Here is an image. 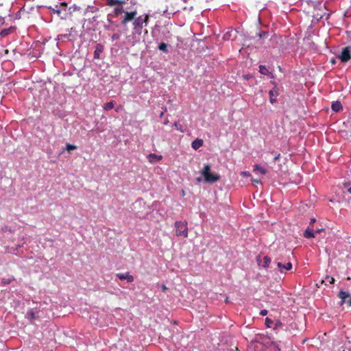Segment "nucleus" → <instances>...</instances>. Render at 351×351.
I'll return each mask as SVG.
<instances>
[{
	"mask_svg": "<svg viewBox=\"0 0 351 351\" xmlns=\"http://www.w3.org/2000/svg\"><path fill=\"white\" fill-rule=\"evenodd\" d=\"M210 165H204V167L200 171L201 175L204 177V181L208 183H214L220 179V176L216 173H212L210 172Z\"/></svg>",
	"mask_w": 351,
	"mask_h": 351,
	"instance_id": "obj_1",
	"label": "nucleus"
},
{
	"mask_svg": "<svg viewBox=\"0 0 351 351\" xmlns=\"http://www.w3.org/2000/svg\"><path fill=\"white\" fill-rule=\"evenodd\" d=\"M149 18V16L148 14H145L144 16H140L134 19L133 26L135 32L138 34H141L143 25H145L146 26L147 25Z\"/></svg>",
	"mask_w": 351,
	"mask_h": 351,
	"instance_id": "obj_2",
	"label": "nucleus"
},
{
	"mask_svg": "<svg viewBox=\"0 0 351 351\" xmlns=\"http://www.w3.org/2000/svg\"><path fill=\"white\" fill-rule=\"evenodd\" d=\"M71 8H67L66 3L63 2L61 3L60 5H56V9H53V11L57 13V14L60 17V19H66L71 14Z\"/></svg>",
	"mask_w": 351,
	"mask_h": 351,
	"instance_id": "obj_3",
	"label": "nucleus"
},
{
	"mask_svg": "<svg viewBox=\"0 0 351 351\" xmlns=\"http://www.w3.org/2000/svg\"><path fill=\"white\" fill-rule=\"evenodd\" d=\"M176 234L184 238L188 237V226L186 221H178L175 223Z\"/></svg>",
	"mask_w": 351,
	"mask_h": 351,
	"instance_id": "obj_4",
	"label": "nucleus"
},
{
	"mask_svg": "<svg viewBox=\"0 0 351 351\" xmlns=\"http://www.w3.org/2000/svg\"><path fill=\"white\" fill-rule=\"evenodd\" d=\"M339 298H340V302L339 304L342 306L343 304H348L349 306H351V299L348 301L346 300L347 298L350 297V294L348 292L344 291H340L338 295Z\"/></svg>",
	"mask_w": 351,
	"mask_h": 351,
	"instance_id": "obj_5",
	"label": "nucleus"
},
{
	"mask_svg": "<svg viewBox=\"0 0 351 351\" xmlns=\"http://www.w3.org/2000/svg\"><path fill=\"white\" fill-rule=\"evenodd\" d=\"M339 58L341 62H346L351 58L350 50L349 47H346L343 49L341 54L339 55Z\"/></svg>",
	"mask_w": 351,
	"mask_h": 351,
	"instance_id": "obj_6",
	"label": "nucleus"
},
{
	"mask_svg": "<svg viewBox=\"0 0 351 351\" xmlns=\"http://www.w3.org/2000/svg\"><path fill=\"white\" fill-rule=\"evenodd\" d=\"M125 16L121 21V23L123 25H125L128 22L131 21L132 20H134L135 16L137 14L136 11H132V12H124Z\"/></svg>",
	"mask_w": 351,
	"mask_h": 351,
	"instance_id": "obj_7",
	"label": "nucleus"
},
{
	"mask_svg": "<svg viewBox=\"0 0 351 351\" xmlns=\"http://www.w3.org/2000/svg\"><path fill=\"white\" fill-rule=\"evenodd\" d=\"M116 276L121 280H127L128 282H132L134 280V276L129 272L118 273Z\"/></svg>",
	"mask_w": 351,
	"mask_h": 351,
	"instance_id": "obj_8",
	"label": "nucleus"
},
{
	"mask_svg": "<svg viewBox=\"0 0 351 351\" xmlns=\"http://www.w3.org/2000/svg\"><path fill=\"white\" fill-rule=\"evenodd\" d=\"M16 27L15 26H10L8 28H5L0 32V38H5L10 34H14L16 32Z\"/></svg>",
	"mask_w": 351,
	"mask_h": 351,
	"instance_id": "obj_9",
	"label": "nucleus"
},
{
	"mask_svg": "<svg viewBox=\"0 0 351 351\" xmlns=\"http://www.w3.org/2000/svg\"><path fill=\"white\" fill-rule=\"evenodd\" d=\"M269 101L271 104H274L276 102V97L279 95L278 88L276 86H274L271 90L269 92Z\"/></svg>",
	"mask_w": 351,
	"mask_h": 351,
	"instance_id": "obj_10",
	"label": "nucleus"
},
{
	"mask_svg": "<svg viewBox=\"0 0 351 351\" xmlns=\"http://www.w3.org/2000/svg\"><path fill=\"white\" fill-rule=\"evenodd\" d=\"M277 266L279 269V271L281 273L284 272V271H285V270L286 271L290 270L292 268V264L290 262L287 263L286 264H282V263L278 262L277 263Z\"/></svg>",
	"mask_w": 351,
	"mask_h": 351,
	"instance_id": "obj_11",
	"label": "nucleus"
},
{
	"mask_svg": "<svg viewBox=\"0 0 351 351\" xmlns=\"http://www.w3.org/2000/svg\"><path fill=\"white\" fill-rule=\"evenodd\" d=\"M162 158V156L161 155H157L156 154H149L147 156V159H148L149 162H150L151 163H154V162H158V161L161 160Z\"/></svg>",
	"mask_w": 351,
	"mask_h": 351,
	"instance_id": "obj_12",
	"label": "nucleus"
},
{
	"mask_svg": "<svg viewBox=\"0 0 351 351\" xmlns=\"http://www.w3.org/2000/svg\"><path fill=\"white\" fill-rule=\"evenodd\" d=\"M104 51V46L101 44H97L96 45V49L94 51V58L95 59H99L100 58V54Z\"/></svg>",
	"mask_w": 351,
	"mask_h": 351,
	"instance_id": "obj_13",
	"label": "nucleus"
},
{
	"mask_svg": "<svg viewBox=\"0 0 351 351\" xmlns=\"http://www.w3.org/2000/svg\"><path fill=\"white\" fill-rule=\"evenodd\" d=\"M128 0H107V4L110 6L115 5H122L125 4Z\"/></svg>",
	"mask_w": 351,
	"mask_h": 351,
	"instance_id": "obj_14",
	"label": "nucleus"
},
{
	"mask_svg": "<svg viewBox=\"0 0 351 351\" xmlns=\"http://www.w3.org/2000/svg\"><path fill=\"white\" fill-rule=\"evenodd\" d=\"M203 143L204 142L202 139L197 138L192 142L191 147L195 150H197L203 145Z\"/></svg>",
	"mask_w": 351,
	"mask_h": 351,
	"instance_id": "obj_15",
	"label": "nucleus"
},
{
	"mask_svg": "<svg viewBox=\"0 0 351 351\" xmlns=\"http://www.w3.org/2000/svg\"><path fill=\"white\" fill-rule=\"evenodd\" d=\"M304 237L306 239L315 237L314 229L312 227H308L304 233Z\"/></svg>",
	"mask_w": 351,
	"mask_h": 351,
	"instance_id": "obj_16",
	"label": "nucleus"
},
{
	"mask_svg": "<svg viewBox=\"0 0 351 351\" xmlns=\"http://www.w3.org/2000/svg\"><path fill=\"white\" fill-rule=\"evenodd\" d=\"M331 108L334 112H337L343 109V106L340 101H337L332 102Z\"/></svg>",
	"mask_w": 351,
	"mask_h": 351,
	"instance_id": "obj_17",
	"label": "nucleus"
},
{
	"mask_svg": "<svg viewBox=\"0 0 351 351\" xmlns=\"http://www.w3.org/2000/svg\"><path fill=\"white\" fill-rule=\"evenodd\" d=\"M253 171L255 173H258H258H261L262 175H265L267 173L266 169L263 168L262 167H261L259 165H254Z\"/></svg>",
	"mask_w": 351,
	"mask_h": 351,
	"instance_id": "obj_18",
	"label": "nucleus"
},
{
	"mask_svg": "<svg viewBox=\"0 0 351 351\" xmlns=\"http://www.w3.org/2000/svg\"><path fill=\"white\" fill-rule=\"evenodd\" d=\"M26 318L30 320L31 322L36 318V313L33 309H30L27 312Z\"/></svg>",
	"mask_w": 351,
	"mask_h": 351,
	"instance_id": "obj_19",
	"label": "nucleus"
},
{
	"mask_svg": "<svg viewBox=\"0 0 351 351\" xmlns=\"http://www.w3.org/2000/svg\"><path fill=\"white\" fill-rule=\"evenodd\" d=\"M114 107V101H110L104 104V109L105 110H110L112 109Z\"/></svg>",
	"mask_w": 351,
	"mask_h": 351,
	"instance_id": "obj_20",
	"label": "nucleus"
},
{
	"mask_svg": "<svg viewBox=\"0 0 351 351\" xmlns=\"http://www.w3.org/2000/svg\"><path fill=\"white\" fill-rule=\"evenodd\" d=\"M259 72L265 75H267L269 73L268 69L265 65L259 66Z\"/></svg>",
	"mask_w": 351,
	"mask_h": 351,
	"instance_id": "obj_21",
	"label": "nucleus"
},
{
	"mask_svg": "<svg viewBox=\"0 0 351 351\" xmlns=\"http://www.w3.org/2000/svg\"><path fill=\"white\" fill-rule=\"evenodd\" d=\"M334 282H335L334 278L330 277L329 276H326L325 279L322 280V283H325L326 285H327L328 283L333 284Z\"/></svg>",
	"mask_w": 351,
	"mask_h": 351,
	"instance_id": "obj_22",
	"label": "nucleus"
},
{
	"mask_svg": "<svg viewBox=\"0 0 351 351\" xmlns=\"http://www.w3.org/2000/svg\"><path fill=\"white\" fill-rule=\"evenodd\" d=\"M270 263H271V258L269 256H265L263 257V267L267 268L269 267Z\"/></svg>",
	"mask_w": 351,
	"mask_h": 351,
	"instance_id": "obj_23",
	"label": "nucleus"
},
{
	"mask_svg": "<svg viewBox=\"0 0 351 351\" xmlns=\"http://www.w3.org/2000/svg\"><path fill=\"white\" fill-rule=\"evenodd\" d=\"M158 49L160 50V51H164L165 53H167L168 51H167V45L165 43H161L159 45H158Z\"/></svg>",
	"mask_w": 351,
	"mask_h": 351,
	"instance_id": "obj_24",
	"label": "nucleus"
},
{
	"mask_svg": "<svg viewBox=\"0 0 351 351\" xmlns=\"http://www.w3.org/2000/svg\"><path fill=\"white\" fill-rule=\"evenodd\" d=\"M265 325L268 328H272V327H274V321L271 320L270 318L267 317L265 319Z\"/></svg>",
	"mask_w": 351,
	"mask_h": 351,
	"instance_id": "obj_25",
	"label": "nucleus"
},
{
	"mask_svg": "<svg viewBox=\"0 0 351 351\" xmlns=\"http://www.w3.org/2000/svg\"><path fill=\"white\" fill-rule=\"evenodd\" d=\"M257 36H258L260 38H267V36H269V32H267V31H263V32H261L257 33Z\"/></svg>",
	"mask_w": 351,
	"mask_h": 351,
	"instance_id": "obj_26",
	"label": "nucleus"
},
{
	"mask_svg": "<svg viewBox=\"0 0 351 351\" xmlns=\"http://www.w3.org/2000/svg\"><path fill=\"white\" fill-rule=\"evenodd\" d=\"M77 149V146L74 145H71V144H67L66 145V149L70 152L71 150H74V149Z\"/></svg>",
	"mask_w": 351,
	"mask_h": 351,
	"instance_id": "obj_27",
	"label": "nucleus"
},
{
	"mask_svg": "<svg viewBox=\"0 0 351 351\" xmlns=\"http://www.w3.org/2000/svg\"><path fill=\"white\" fill-rule=\"evenodd\" d=\"M125 11L123 10L122 7L117 8L114 9V12H115L116 15H119V14H121V13H123Z\"/></svg>",
	"mask_w": 351,
	"mask_h": 351,
	"instance_id": "obj_28",
	"label": "nucleus"
},
{
	"mask_svg": "<svg viewBox=\"0 0 351 351\" xmlns=\"http://www.w3.org/2000/svg\"><path fill=\"white\" fill-rule=\"evenodd\" d=\"M282 323L279 320H276L275 322H274V328L276 329L278 327L281 326Z\"/></svg>",
	"mask_w": 351,
	"mask_h": 351,
	"instance_id": "obj_29",
	"label": "nucleus"
},
{
	"mask_svg": "<svg viewBox=\"0 0 351 351\" xmlns=\"http://www.w3.org/2000/svg\"><path fill=\"white\" fill-rule=\"evenodd\" d=\"M13 280H14V278H13L12 279H8V280H6V279H4V278H3V279L2 280V282H3V283L4 285H8V284H10V283L12 281H13Z\"/></svg>",
	"mask_w": 351,
	"mask_h": 351,
	"instance_id": "obj_30",
	"label": "nucleus"
},
{
	"mask_svg": "<svg viewBox=\"0 0 351 351\" xmlns=\"http://www.w3.org/2000/svg\"><path fill=\"white\" fill-rule=\"evenodd\" d=\"M267 314V311L265 310V309H263L262 310L261 312H260V315H262V316H265Z\"/></svg>",
	"mask_w": 351,
	"mask_h": 351,
	"instance_id": "obj_31",
	"label": "nucleus"
},
{
	"mask_svg": "<svg viewBox=\"0 0 351 351\" xmlns=\"http://www.w3.org/2000/svg\"><path fill=\"white\" fill-rule=\"evenodd\" d=\"M119 34H114L112 36V40H117V39H118V38H119Z\"/></svg>",
	"mask_w": 351,
	"mask_h": 351,
	"instance_id": "obj_32",
	"label": "nucleus"
},
{
	"mask_svg": "<svg viewBox=\"0 0 351 351\" xmlns=\"http://www.w3.org/2000/svg\"><path fill=\"white\" fill-rule=\"evenodd\" d=\"M252 182L253 183H256V184H259V183H261L260 180H257V179H252Z\"/></svg>",
	"mask_w": 351,
	"mask_h": 351,
	"instance_id": "obj_33",
	"label": "nucleus"
},
{
	"mask_svg": "<svg viewBox=\"0 0 351 351\" xmlns=\"http://www.w3.org/2000/svg\"><path fill=\"white\" fill-rule=\"evenodd\" d=\"M242 174L245 176H250V173L247 171H245V172H242Z\"/></svg>",
	"mask_w": 351,
	"mask_h": 351,
	"instance_id": "obj_34",
	"label": "nucleus"
},
{
	"mask_svg": "<svg viewBox=\"0 0 351 351\" xmlns=\"http://www.w3.org/2000/svg\"><path fill=\"white\" fill-rule=\"evenodd\" d=\"M229 34L228 33H226L224 36H223V38L224 39H229Z\"/></svg>",
	"mask_w": 351,
	"mask_h": 351,
	"instance_id": "obj_35",
	"label": "nucleus"
},
{
	"mask_svg": "<svg viewBox=\"0 0 351 351\" xmlns=\"http://www.w3.org/2000/svg\"><path fill=\"white\" fill-rule=\"evenodd\" d=\"M322 230V229H317V230H314V232L317 233V234H319L321 232V231Z\"/></svg>",
	"mask_w": 351,
	"mask_h": 351,
	"instance_id": "obj_36",
	"label": "nucleus"
},
{
	"mask_svg": "<svg viewBox=\"0 0 351 351\" xmlns=\"http://www.w3.org/2000/svg\"><path fill=\"white\" fill-rule=\"evenodd\" d=\"M315 222V219L313 218L311 219V223H310V227L312 226V224Z\"/></svg>",
	"mask_w": 351,
	"mask_h": 351,
	"instance_id": "obj_37",
	"label": "nucleus"
},
{
	"mask_svg": "<svg viewBox=\"0 0 351 351\" xmlns=\"http://www.w3.org/2000/svg\"><path fill=\"white\" fill-rule=\"evenodd\" d=\"M280 158V154H278L276 156L274 157V160H278Z\"/></svg>",
	"mask_w": 351,
	"mask_h": 351,
	"instance_id": "obj_38",
	"label": "nucleus"
},
{
	"mask_svg": "<svg viewBox=\"0 0 351 351\" xmlns=\"http://www.w3.org/2000/svg\"><path fill=\"white\" fill-rule=\"evenodd\" d=\"M167 287L165 285H162V291H165V290H167Z\"/></svg>",
	"mask_w": 351,
	"mask_h": 351,
	"instance_id": "obj_39",
	"label": "nucleus"
},
{
	"mask_svg": "<svg viewBox=\"0 0 351 351\" xmlns=\"http://www.w3.org/2000/svg\"><path fill=\"white\" fill-rule=\"evenodd\" d=\"M348 191L351 194V186L348 188Z\"/></svg>",
	"mask_w": 351,
	"mask_h": 351,
	"instance_id": "obj_40",
	"label": "nucleus"
},
{
	"mask_svg": "<svg viewBox=\"0 0 351 351\" xmlns=\"http://www.w3.org/2000/svg\"><path fill=\"white\" fill-rule=\"evenodd\" d=\"M174 126L178 130V123H174Z\"/></svg>",
	"mask_w": 351,
	"mask_h": 351,
	"instance_id": "obj_41",
	"label": "nucleus"
},
{
	"mask_svg": "<svg viewBox=\"0 0 351 351\" xmlns=\"http://www.w3.org/2000/svg\"><path fill=\"white\" fill-rule=\"evenodd\" d=\"M163 114H164V112H162L160 113V118H161V117H162Z\"/></svg>",
	"mask_w": 351,
	"mask_h": 351,
	"instance_id": "obj_42",
	"label": "nucleus"
},
{
	"mask_svg": "<svg viewBox=\"0 0 351 351\" xmlns=\"http://www.w3.org/2000/svg\"><path fill=\"white\" fill-rule=\"evenodd\" d=\"M197 181L200 182L201 181V178H197Z\"/></svg>",
	"mask_w": 351,
	"mask_h": 351,
	"instance_id": "obj_43",
	"label": "nucleus"
},
{
	"mask_svg": "<svg viewBox=\"0 0 351 351\" xmlns=\"http://www.w3.org/2000/svg\"><path fill=\"white\" fill-rule=\"evenodd\" d=\"M5 53H8V49H6V50L5 51Z\"/></svg>",
	"mask_w": 351,
	"mask_h": 351,
	"instance_id": "obj_44",
	"label": "nucleus"
},
{
	"mask_svg": "<svg viewBox=\"0 0 351 351\" xmlns=\"http://www.w3.org/2000/svg\"><path fill=\"white\" fill-rule=\"evenodd\" d=\"M3 19H0V21H3Z\"/></svg>",
	"mask_w": 351,
	"mask_h": 351,
	"instance_id": "obj_45",
	"label": "nucleus"
},
{
	"mask_svg": "<svg viewBox=\"0 0 351 351\" xmlns=\"http://www.w3.org/2000/svg\"><path fill=\"white\" fill-rule=\"evenodd\" d=\"M184 2H186V0H184Z\"/></svg>",
	"mask_w": 351,
	"mask_h": 351,
	"instance_id": "obj_46",
	"label": "nucleus"
}]
</instances>
